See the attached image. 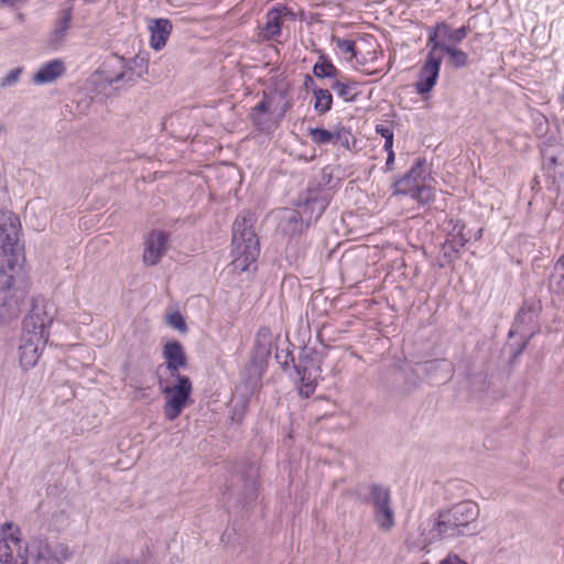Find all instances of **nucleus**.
I'll return each mask as SVG.
<instances>
[{"label":"nucleus","mask_w":564,"mask_h":564,"mask_svg":"<svg viewBox=\"0 0 564 564\" xmlns=\"http://www.w3.org/2000/svg\"><path fill=\"white\" fill-rule=\"evenodd\" d=\"M24 552L25 556L14 564H50L47 562V549L41 544H33V542L30 541V543L25 545Z\"/></svg>","instance_id":"nucleus-26"},{"label":"nucleus","mask_w":564,"mask_h":564,"mask_svg":"<svg viewBox=\"0 0 564 564\" xmlns=\"http://www.w3.org/2000/svg\"><path fill=\"white\" fill-rule=\"evenodd\" d=\"M173 30V24L169 19L159 18L150 20L149 22V31L151 33L150 36V46L155 51H161Z\"/></svg>","instance_id":"nucleus-20"},{"label":"nucleus","mask_w":564,"mask_h":564,"mask_svg":"<svg viewBox=\"0 0 564 564\" xmlns=\"http://www.w3.org/2000/svg\"><path fill=\"white\" fill-rule=\"evenodd\" d=\"M442 61V55L429 50L426 59L420 69L417 80L414 85L417 94H427L436 85Z\"/></svg>","instance_id":"nucleus-12"},{"label":"nucleus","mask_w":564,"mask_h":564,"mask_svg":"<svg viewBox=\"0 0 564 564\" xmlns=\"http://www.w3.org/2000/svg\"><path fill=\"white\" fill-rule=\"evenodd\" d=\"M376 132L378 134H380L382 138L387 139V138H393V132L392 130L387 127V126H383V124H378L376 127Z\"/></svg>","instance_id":"nucleus-42"},{"label":"nucleus","mask_w":564,"mask_h":564,"mask_svg":"<svg viewBox=\"0 0 564 564\" xmlns=\"http://www.w3.org/2000/svg\"><path fill=\"white\" fill-rule=\"evenodd\" d=\"M33 544H41L47 549V562L50 564L57 563L61 564L70 558L73 552L68 549V546L64 544H56L55 546L48 545L47 542L41 539L32 540Z\"/></svg>","instance_id":"nucleus-27"},{"label":"nucleus","mask_w":564,"mask_h":564,"mask_svg":"<svg viewBox=\"0 0 564 564\" xmlns=\"http://www.w3.org/2000/svg\"><path fill=\"white\" fill-rule=\"evenodd\" d=\"M22 70L21 68L11 69L2 79L1 86L9 87L18 83Z\"/></svg>","instance_id":"nucleus-40"},{"label":"nucleus","mask_w":564,"mask_h":564,"mask_svg":"<svg viewBox=\"0 0 564 564\" xmlns=\"http://www.w3.org/2000/svg\"><path fill=\"white\" fill-rule=\"evenodd\" d=\"M237 478L241 485H235L234 494L239 496L243 505L254 501L258 497V469L254 465H243L237 471Z\"/></svg>","instance_id":"nucleus-13"},{"label":"nucleus","mask_w":564,"mask_h":564,"mask_svg":"<svg viewBox=\"0 0 564 564\" xmlns=\"http://www.w3.org/2000/svg\"><path fill=\"white\" fill-rule=\"evenodd\" d=\"M289 357H291V354H290V352H286V354L284 355V360H283V361H281V356H280V354H278V352H276V355H275V358L279 360V362H280V364H282V366H283V367H285V366L288 365V359H289Z\"/></svg>","instance_id":"nucleus-46"},{"label":"nucleus","mask_w":564,"mask_h":564,"mask_svg":"<svg viewBox=\"0 0 564 564\" xmlns=\"http://www.w3.org/2000/svg\"><path fill=\"white\" fill-rule=\"evenodd\" d=\"M281 226L283 231L290 236L302 234L306 224L300 208L297 210H291L284 216Z\"/></svg>","instance_id":"nucleus-25"},{"label":"nucleus","mask_w":564,"mask_h":564,"mask_svg":"<svg viewBox=\"0 0 564 564\" xmlns=\"http://www.w3.org/2000/svg\"><path fill=\"white\" fill-rule=\"evenodd\" d=\"M314 84H315V82H314L313 77L311 75H306L305 80H304V86L306 88H314Z\"/></svg>","instance_id":"nucleus-45"},{"label":"nucleus","mask_w":564,"mask_h":564,"mask_svg":"<svg viewBox=\"0 0 564 564\" xmlns=\"http://www.w3.org/2000/svg\"><path fill=\"white\" fill-rule=\"evenodd\" d=\"M272 332L269 327H260L254 337L252 359L254 362H264L272 351Z\"/></svg>","instance_id":"nucleus-21"},{"label":"nucleus","mask_w":564,"mask_h":564,"mask_svg":"<svg viewBox=\"0 0 564 564\" xmlns=\"http://www.w3.org/2000/svg\"><path fill=\"white\" fill-rule=\"evenodd\" d=\"M400 194L409 195L422 204H427L434 198L433 188L424 184H413V186L406 187Z\"/></svg>","instance_id":"nucleus-29"},{"label":"nucleus","mask_w":564,"mask_h":564,"mask_svg":"<svg viewBox=\"0 0 564 564\" xmlns=\"http://www.w3.org/2000/svg\"><path fill=\"white\" fill-rule=\"evenodd\" d=\"M313 94L315 97L314 109L321 115L328 112L333 105L330 91L324 88H313Z\"/></svg>","instance_id":"nucleus-31"},{"label":"nucleus","mask_w":564,"mask_h":564,"mask_svg":"<svg viewBox=\"0 0 564 564\" xmlns=\"http://www.w3.org/2000/svg\"><path fill=\"white\" fill-rule=\"evenodd\" d=\"M440 564H467V563L456 554H448L445 558H443L440 562Z\"/></svg>","instance_id":"nucleus-41"},{"label":"nucleus","mask_w":564,"mask_h":564,"mask_svg":"<svg viewBox=\"0 0 564 564\" xmlns=\"http://www.w3.org/2000/svg\"><path fill=\"white\" fill-rule=\"evenodd\" d=\"M470 239V235L465 232V225L457 221L448 234L445 245L454 251H458Z\"/></svg>","instance_id":"nucleus-28"},{"label":"nucleus","mask_w":564,"mask_h":564,"mask_svg":"<svg viewBox=\"0 0 564 564\" xmlns=\"http://www.w3.org/2000/svg\"><path fill=\"white\" fill-rule=\"evenodd\" d=\"M28 294V284L22 267L0 268V323L17 319L21 304Z\"/></svg>","instance_id":"nucleus-2"},{"label":"nucleus","mask_w":564,"mask_h":564,"mask_svg":"<svg viewBox=\"0 0 564 564\" xmlns=\"http://www.w3.org/2000/svg\"><path fill=\"white\" fill-rule=\"evenodd\" d=\"M440 51L443 53H446L448 55L449 64L456 68L464 67L468 64L467 53L463 52L462 50H459L455 46H443L442 45V48Z\"/></svg>","instance_id":"nucleus-32"},{"label":"nucleus","mask_w":564,"mask_h":564,"mask_svg":"<svg viewBox=\"0 0 564 564\" xmlns=\"http://www.w3.org/2000/svg\"><path fill=\"white\" fill-rule=\"evenodd\" d=\"M368 500L375 507V518L382 529H390L394 525V513L391 507V496L388 487L372 484L369 486Z\"/></svg>","instance_id":"nucleus-9"},{"label":"nucleus","mask_w":564,"mask_h":564,"mask_svg":"<svg viewBox=\"0 0 564 564\" xmlns=\"http://www.w3.org/2000/svg\"><path fill=\"white\" fill-rule=\"evenodd\" d=\"M111 564H141L139 563L138 561H124V560H120V561H117V562H113Z\"/></svg>","instance_id":"nucleus-47"},{"label":"nucleus","mask_w":564,"mask_h":564,"mask_svg":"<svg viewBox=\"0 0 564 564\" xmlns=\"http://www.w3.org/2000/svg\"><path fill=\"white\" fill-rule=\"evenodd\" d=\"M536 316V307L534 304L528 305L527 303L520 308L517 315V323L531 322Z\"/></svg>","instance_id":"nucleus-39"},{"label":"nucleus","mask_w":564,"mask_h":564,"mask_svg":"<svg viewBox=\"0 0 564 564\" xmlns=\"http://www.w3.org/2000/svg\"><path fill=\"white\" fill-rule=\"evenodd\" d=\"M12 528H13L12 522H4L0 525V529H6V530L12 529Z\"/></svg>","instance_id":"nucleus-48"},{"label":"nucleus","mask_w":564,"mask_h":564,"mask_svg":"<svg viewBox=\"0 0 564 564\" xmlns=\"http://www.w3.org/2000/svg\"><path fill=\"white\" fill-rule=\"evenodd\" d=\"M98 73L104 76V79L109 85L120 83L123 80H133V70L128 62L118 55H112L104 62Z\"/></svg>","instance_id":"nucleus-15"},{"label":"nucleus","mask_w":564,"mask_h":564,"mask_svg":"<svg viewBox=\"0 0 564 564\" xmlns=\"http://www.w3.org/2000/svg\"><path fill=\"white\" fill-rule=\"evenodd\" d=\"M291 14V11L285 6H279L269 10L265 17L267 21L260 28L259 37L263 41L274 40L281 34L284 18Z\"/></svg>","instance_id":"nucleus-18"},{"label":"nucleus","mask_w":564,"mask_h":564,"mask_svg":"<svg viewBox=\"0 0 564 564\" xmlns=\"http://www.w3.org/2000/svg\"><path fill=\"white\" fill-rule=\"evenodd\" d=\"M425 161L419 159L415 164L411 167V170L400 180L394 183V193H401L406 187H409V182H413V184H423V173H424Z\"/></svg>","instance_id":"nucleus-24"},{"label":"nucleus","mask_w":564,"mask_h":564,"mask_svg":"<svg viewBox=\"0 0 564 564\" xmlns=\"http://www.w3.org/2000/svg\"><path fill=\"white\" fill-rule=\"evenodd\" d=\"M329 202V191L319 185L307 188V191L300 196L296 206L304 215L306 227L323 215Z\"/></svg>","instance_id":"nucleus-8"},{"label":"nucleus","mask_w":564,"mask_h":564,"mask_svg":"<svg viewBox=\"0 0 564 564\" xmlns=\"http://www.w3.org/2000/svg\"><path fill=\"white\" fill-rule=\"evenodd\" d=\"M468 26H460L452 29L447 23H437L429 34L427 48L437 53L443 46H454L453 44L460 43L468 34Z\"/></svg>","instance_id":"nucleus-10"},{"label":"nucleus","mask_w":564,"mask_h":564,"mask_svg":"<svg viewBox=\"0 0 564 564\" xmlns=\"http://www.w3.org/2000/svg\"><path fill=\"white\" fill-rule=\"evenodd\" d=\"M351 143H355L351 132L345 127H338L335 130L334 144H339L344 149L349 150Z\"/></svg>","instance_id":"nucleus-35"},{"label":"nucleus","mask_w":564,"mask_h":564,"mask_svg":"<svg viewBox=\"0 0 564 564\" xmlns=\"http://www.w3.org/2000/svg\"><path fill=\"white\" fill-rule=\"evenodd\" d=\"M21 531H1L0 535V562L11 564L15 560L21 561L25 556V545L30 542H22Z\"/></svg>","instance_id":"nucleus-14"},{"label":"nucleus","mask_w":564,"mask_h":564,"mask_svg":"<svg viewBox=\"0 0 564 564\" xmlns=\"http://www.w3.org/2000/svg\"><path fill=\"white\" fill-rule=\"evenodd\" d=\"M158 370V386L164 397L163 414L167 421L176 420L191 402L193 384L187 376L162 377Z\"/></svg>","instance_id":"nucleus-4"},{"label":"nucleus","mask_w":564,"mask_h":564,"mask_svg":"<svg viewBox=\"0 0 564 564\" xmlns=\"http://www.w3.org/2000/svg\"><path fill=\"white\" fill-rule=\"evenodd\" d=\"M2 131H3V127H2V126H0V133H1Z\"/></svg>","instance_id":"nucleus-53"},{"label":"nucleus","mask_w":564,"mask_h":564,"mask_svg":"<svg viewBox=\"0 0 564 564\" xmlns=\"http://www.w3.org/2000/svg\"><path fill=\"white\" fill-rule=\"evenodd\" d=\"M334 42L340 53L345 55L349 54L350 58L356 56V43L352 40L335 37Z\"/></svg>","instance_id":"nucleus-36"},{"label":"nucleus","mask_w":564,"mask_h":564,"mask_svg":"<svg viewBox=\"0 0 564 564\" xmlns=\"http://www.w3.org/2000/svg\"><path fill=\"white\" fill-rule=\"evenodd\" d=\"M313 74L317 78H333L335 80L339 70L330 61L321 56L318 62L313 66Z\"/></svg>","instance_id":"nucleus-30"},{"label":"nucleus","mask_w":564,"mask_h":564,"mask_svg":"<svg viewBox=\"0 0 564 564\" xmlns=\"http://www.w3.org/2000/svg\"><path fill=\"white\" fill-rule=\"evenodd\" d=\"M163 357L169 376L171 378L182 376L180 369L187 366V358L181 343L177 340L167 341L163 347Z\"/></svg>","instance_id":"nucleus-17"},{"label":"nucleus","mask_w":564,"mask_h":564,"mask_svg":"<svg viewBox=\"0 0 564 564\" xmlns=\"http://www.w3.org/2000/svg\"><path fill=\"white\" fill-rule=\"evenodd\" d=\"M330 88L346 102L355 101L360 94L358 83L347 78H336L330 83Z\"/></svg>","instance_id":"nucleus-23"},{"label":"nucleus","mask_w":564,"mask_h":564,"mask_svg":"<svg viewBox=\"0 0 564 564\" xmlns=\"http://www.w3.org/2000/svg\"><path fill=\"white\" fill-rule=\"evenodd\" d=\"M392 147H393V138H387L384 139V150L389 153L390 151H393L392 150Z\"/></svg>","instance_id":"nucleus-44"},{"label":"nucleus","mask_w":564,"mask_h":564,"mask_svg":"<svg viewBox=\"0 0 564 564\" xmlns=\"http://www.w3.org/2000/svg\"><path fill=\"white\" fill-rule=\"evenodd\" d=\"M21 221L10 210H0V268L22 267Z\"/></svg>","instance_id":"nucleus-5"},{"label":"nucleus","mask_w":564,"mask_h":564,"mask_svg":"<svg viewBox=\"0 0 564 564\" xmlns=\"http://www.w3.org/2000/svg\"><path fill=\"white\" fill-rule=\"evenodd\" d=\"M479 506L471 500H463L438 510L435 519L437 529H460L473 524L479 517Z\"/></svg>","instance_id":"nucleus-6"},{"label":"nucleus","mask_w":564,"mask_h":564,"mask_svg":"<svg viewBox=\"0 0 564 564\" xmlns=\"http://www.w3.org/2000/svg\"><path fill=\"white\" fill-rule=\"evenodd\" d=\"M227 538H229V534H227V532L225 531L220 538V541L225 543L227 541Z\"/></svg>","instance_id":"nucleus-50"},{"label":"nucleus","mask_w":564,"mask_h":564,"mask_svg":"<svg viewBox=\"0 0 564 564\" xmlns=\"http://www.w3.org/2000/svg\"><path fill=\"white\" fill-rule=\"evenodd\" d=\"M291 106L286 90L264 93L262 99L251 110V121L259 132L271 133L280 126Z\"/></svg>","instance_id":"nucleus-3"},{"label":"nucleus","mask_w":564,"mask_h":564,"mask_svg":"<svg viewBox=\"0 0 564 564\" xmlns=\"http://www.w3.org/2000/svg\"><path fill=\"white\" fill-rule=\"evenodd\" d=\"M64 72V63L59 59H53L40 67L33 76V82L36 85L48 84L61 77Z\"/></svg>","instance_id":"nucleus-22"},{"label":"nucleus","mask_w":564,"mask_h":564,"mask_svg":"<svg viewBox=\"0 0 564 564\" xmlns=\"http://www.w3.org/2000/svg\"><path fill=\"white\" fill-rule=\"evenodd\" d=\"M85 2H94L95 0H84Z\"/></svg>","instance_id":"nucleus-52"},{"label":"nucleus","mask_w":564,"mask_h":564,"mask_svg":"<svg viewBox=\"0 0 564 564\" xmlns=\"http://www.w3.org/2000/svg\"><path fill=\"white\" fill-rule=\"evenodd\" d=\"M393 162H394V152L390 151L388 153V158H387V162H386V169L388 171L392 170Z\"/></svg>","instance_id":"nucleus-43"},{"label":"nucleus","mask_w":564,"mask_h":564,"mask_svg":"<svg viewBox=\"0 0 564 564\" xmlns=\"http://www.w3.org/2000/svg\"><path fill=\"white\" fill-rule=\"evenodd\" d=\"M70 20V10L63 11V15L61 17L58 24L53 33L55 41H61L65 36L67 30L69 29Z\"/></svg>","instance_id":"nucleus-34"},{"label":"nucleus","mask_w":564,"mask_h":564,"mask_svg":"<svg viewBox=\"0 0 564 564\" xmlns=\"http://www.w3.org/2000/svg\"><path fill=\"white\" fill-rule=\"evenodd\" d=\"M169 234L162 230L150 232L145 240L143 261L147 265H155L166 252Z\"/></svg>","instance_id":"nucleus-16"},{"label":"nucleus","mask_w":564,"mask_h":564,"mask_svg":"<svg viewBox=\"0 0 564 564\" xmlns=\"http://www.w3.org/2000/svg\"><path fill=\"white\" fill-rule=\"evenodd\" d=\"M254 216L249 212L239 214L232 225V265L241 272L258 259L260 242L253 230Z\"/></svg>","instance_id":"nucleus-1"},{"label":"nucleus","mask_w":564,"mask_h":564,"mask_svg":"<svg viewBox=\"0 0 564 564\" xmlns=\"http://www.w3.org/2000/svg\"><path fill=\"white\" fill-rule=\"evenodd\" d=\"M167 324L183 334L187 332V325L180 312H173L169 314Z\"/></svg>","instance_id":"nucleus-38"},{"label":"nucleus","mask_w":564,"mask_h":564,"mask_svg":"<svg viewBox=\"0 0 564 564\" xmlns=\"http://www.w3.org/2000/svg\"><path fill=\"white\" fill-rule=\"evenodd\" d=\"M17 0H0V4H13Z\"/></svg>","instance_id":"nucleus-49"},{"label":"nucleus","mask_w":564,"mask_h":564,"mask_svg":"<svg viewBox=\"0 0 564 564\" xmlns=\"http://www.w3.org/2000/svg\"><path fill=\"white\" fill-rule=\"evenodd\" d=\"M56 308L43 296L32 299L31 308L23 319L22 330L43 335L48 340L50 326L55 318Z\"/></svg>","instance_id":"nucleus-7"},{"label":"nucleus","mask_w":564,"mask_h":564,"mask_svg":"<svg viewBox=\"0 0 564 564\" xmlns=\"http://www.w3.org/2000/svg\"><path fill=\"white\" fill-rule=\"evenodd\" d=\"M47 339L43 335L22 330L19 345V361L23 369L33 368L45 347Z\"/></svg>","instance_id":"nucleus-11"},{"label":"nucleus","mask_w":564,"mask_h":564,"mask_svg":"<svg viewBox=\"0 0 564 564\" xmlns=\"http://www.w3.org/2000/svg\"><path fill=\"white\" fill-rule=\"evenodd\" d=\"M552 280L558 289L564 290V254L554 264Z\"/></svg>","instance_id":"nucleus-37"},{"label":"nucleus","mask_w":564,"mask_h":564,"mask_svg":"<svg viewBox=\"0 0 564 564\" xmlns=\"http://www.w3.org/2000/svg\"><path fill=\"white\" fill-rule=\"evenodd\" d=\"M431 364L435 365V364H445V362L444 361H432Z\"/></svg>","instance_id":"nucleus-51"},{"label":"nucleus","mask_w":564,"mask_h":564,"mask_svg":"<svg viewBox=\"0 0 564 564\" xmlns=\"http://www.w3.org/2000/svg\"><path fill=\"white\" fill-rule=\"evenodd\" d=\"M295 369L304 387L308 390H313L319 367L315 358V352L312 349H305L300 355Z\"/></svg>","instance_id":"nucleus-19"},{"label":"nucleus","mask_w":564,"mask_h":564,"mask_svg":"<svg viewBox=\"0 0 564 564\" xmlns=\"http://www.w3.org/2000/svg\"><path fill=\"white\" fill-rule=\"evenodd\" d=\"M308 134L315 144L324 145L332 143L334 144L335 131H328L323 128H311Z\"/></svg>","instance_id":"nucleus-33"}]
</instances>
